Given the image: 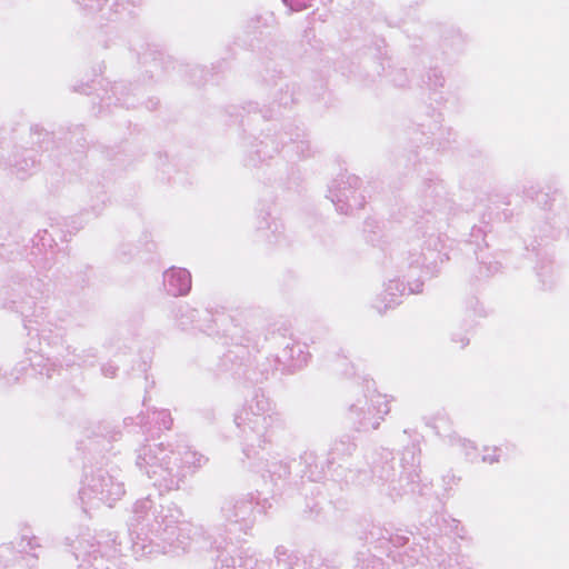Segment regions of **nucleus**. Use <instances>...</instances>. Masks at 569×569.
Returning <instances> with one entry per match:
<instances>
[{
    "label": "nucleus",
    "instance_id": "f257e3e1",
    "mask_svg": "<svg viewBox=\"0 0 569 569\" xmlns=\"http://www.w3.org/2000/svg\"><path fill=\"white\" fill-rule=\"evenodd\" d=\"M169 291L174 296L186 295L191 288V276L186 269H173L166 274Z\"/></svg>",
    "mask_w": 569,
    "mask_h": 569
},
{
    "label": "nucleus",
    "instance_id": "f03ea898",
    "mask_svg": "<svg viewBox=\"0 0 569 569\" xmlns=\"http://www.w3.org/2000/svg\"><path fill=\"white\" fill-rule=\"evenodd\" d=\"M483 460H485V461H489V462H493V461H496L497 459H496V458H489V457L485 456V457H483Z\"/></svg>",
    "mask_w": 569,
    "mask_h": 569
}]
</instances>
